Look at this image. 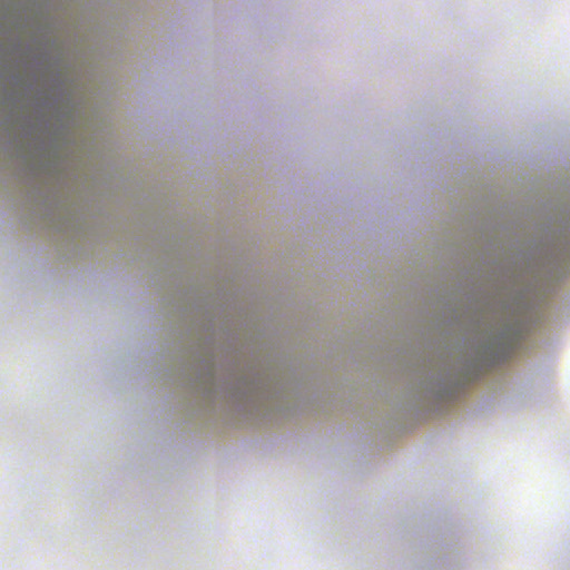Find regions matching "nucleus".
Here are the masks:
<instances>
[{
  "label": "nucleus",
  "instance_id": "obj_4",
  "mask_svg": "<svg viewBox=\"0 0 570 570\" xmlns=\"http://www.w3.org/2000/svg\"><path fill=\"white\" fill-rule=\"evenodd\" d=\"M497 249L499 250L498 256L492 254L489 256L487 254H475L476 259H481V256H483L482 259L484 263L502 265L501 268L508 269V272L513 274V276L522 271V266L519 265L515 256L508 253V248L505 246L497 245Z\"/></svg>",
  "mask_w": 570,
  "mask_h": 570
},
{
  "label": "nucleus",
  "instance_id": "obj_3",
  "mask_svg": "<svg viewBox=\"0 0 570 570\" xmlns=\"http://www.w3.org/2000/svg\"><path fill=\"white\" fill-rule=\"evenodd\" d=\"M37 214L45 225L59 232L65 230L71 224L69 209L49 207L48 200L37 208Z\"/></svg>",
  "mask_w": 570,
  "mask_h": 570
},
{
  "label": "nucleus",
  "instance_id": "obj_2",
  "mask_svg": "<svg viewBox=\"0 0 570 570\" xmlns=\"http://www.w3.org/2000/svg\"><path fill=\"white\" fill-rule=\"evenodd\" d=\"M4 107L9 112V119H7L2 126L4 135L9 138L13 147L10 157L18 158L27 168L32 169L39 167L40 165L33 151V145L26 137L28 135L33 136L35 132L33 130L29 132L23 127L27 109L29 108L24 98L21 96L18 100L16 96L10 95Z\"/></svg>",
  "mask_w": 570,
  "mask_h": 570
},
{
  "label": "nucleus",
  "instance_id": "obj_1",
  "mask_svg": "<svg viewBox=\"0 0 570 570\" xmlns=\"http://www.w3.org/2000/svg\"><path fill=\"white\" fill-rule=\"evenodd\" d=\"M179 380L185 390L184 406L191 412L208 407L214 400L223 397L225 392L233 399L246 400L264 389L262 379L252 376H242L237 382L222 386L215 379L214 365L209 358L204 363L189 364V367L179 374Z\"/></svg>",
  "mask_w": 570,
  "mask_h": 570
},
{
  "label": "nucleus",
  "instance_id": "obj_5",
  "mask_svg": "<svg viewBox=\"0 0 570 570\" xmlns=\"http://www.w3.org/2000/svg\"><path fill=\"white\" fill-rule=\"evenodd\" d=\"M480 237H485L487 240L490 238V236L488 234L483 233V232H482V235H480Z\"/></svg>",
  "mask_w": 570,
  "mask_h": 570
}]
</instances>
